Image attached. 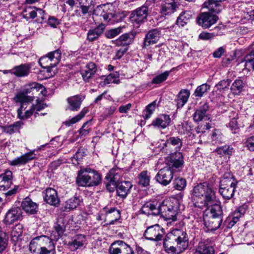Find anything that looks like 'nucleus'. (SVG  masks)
<instances>
[{"label": "nucleus", "mask_w": 254, "mask_h": 254, "mask_svg": "<svg viewBox=\"0 0 254 254\" xmlns=\"http://www.w3.org/2000/svg\"><path fill=\"white\" fill-rule=\"evenodd\" d=\"M193 201L200 202L205 205H208L216 201L215 192L212 187L207 182L195 185L191 190Z\"/></svg>", "instance_id": "1"}, {"label": "nucleus", "mask_w": 254, "mask_h": 254, "mask_svg": "<svg viewBox=\"0 0 254 254\" xmlns=\"http://www.w3.org/2000/svg\"><path fill=\"white\" fill-rule=\"evenodd\" d=\"M180 203L175 198L166 199L159 204V215L169 223L177 220V217L180 212Z\"/></svg>", "instance_id": "2"}, {"label": "nucleus", "mask_w": 254, "mask_h": 254, "mask_svg": "<svg viewBox=\"0 0 254 254\" xmlns=\"http://www.w3.org/2000/svg\"><path fill=\"white\" fill-rule=\"evenodd\" d=\"M101 181V177L97 171L85 168L78 171L76 182L79 186L90 187L98 186Z\"/></svg>", "instance_id": "3"}, {"label": "nucleus", "mask_w": 254, "mask_h": 254, "mask_svg": "<svg viewBox=\"0 0 254 254\" xmlns=\"http://www.w3.org/2000/svg\"><path fill=\"white\" fill-rule=\"evenodd\" d=\"M38 84L36 82L30 83L25 85L21 91L18 92L14 97L16 103H19L20 107L18 110L25 111L27 107V105L32 102L34 100V97L28 96L27 94L31 92L32 89L37 88Z\"/></svg>", "instance_id": "4"}, {"label": "nucleus", "mask_w": 254, "mask_h": 254, "mask_svg": "<svg viewBox=\"0 0 254 254\" xmlns=\"http://www.w3.org/2000/svg\"><path fill=\"white\" fill-rule=\"evenodd\" d=\"M64 231V228L59 224H56L52 231L50 237L44 235L37 237L34 238L30 243V248L31 249L37 241L40 243L43 242L46 244H49L52 248L53 247V241H57L61 237Z\"/></svg>", "instance_id": "5"}, {"label": "nucleus", "mask_w": 254, "mask_h": 254, "mask_svg": "<svg viewBox=\"0 0 254 254\" xmlns=\"http://www.w3.org/2000/svg\"><path fill=\"white\" fill-rule=\"evenodd\" d=\"M237 185L233 177H224L220 181L219 191L224 199H230L234 195Z\"/></svg>", "instance_id": "6"}, {"label": "nucleus", "mask_w": 254, "mask_h": 254, "mask_svg": "<svg viewBox=\"0 0 254 254\" xmlns=\"http://www.w3.org/2000/svg\"><path fill=\"white\" fill-rule=\"evenodd\" d=\"M61 58V51L60 50H57L39 59V64L43 68L52 70V68L59 64Z\"/></svg>", "instance_id": "7"}, {"label": "nucleus", "mask_w": 254, "mask_h": 254, "mask_svg": "<svg viewBox=\"0 0 254 254\" xmlns=\"http://www.w3.org/2000/svg\"><path fill=\"white\" fill-rule=\"evenodd\" d=\"M79 4V9L75 11L78 16H91L94 10L95 0H76Z\"/></svg>", "instance_id": "8"}, {"label": "nucleus", "mask_w": 254, "mask_h": 254, "mask_svg": "<svg viewBox=\"0 0 254 254\" xmlns=\"http://www.w3.org/2000/svg\"><path fill=\"white\" fill-rule=\"evenodd\" d=\"M184 163V157L180 152L171 153L166 158V167L173 171L183 168Z\"/></svg>", "instance_id": "9"}, {"label": "nucleus", "mask_w": 254, "mask_h": 254, "mask_svg": "<svg viewBox=\"0 0 254 254\" xmlns=\"http://www.w3.org/2000/svg\"><path fill=\"white\" fill-rule=\"evenodd\" d=\"M164 229L158 224L149 226L144 231L143 236L147 240L159 241L162 239L164 235Z\"/></svg>", "instance_id": "10"}, {"label": "nucleus", "mask_w": 254, "mask_h": 254, "mask_svg": "<svg viewBox=\"0 0 254 254\" xmlns=\"http://www.w3.org/2000/svg\"><path fill=\"white\" fill-rule=\"evenodd\" d=\"M109 254H134V251L129 245L123 241H116L111 244Z\"/></svg>", "instance_id": "11"}, {"label": "nucleus", "mask_w": 254, "mask_h": 254, "mask_svg": "<svg viewBox=\"0 0 254 254\" xmlns=\"http://www.w3.org/2000/svg\"><path fill=\"white\" fill-rule=\"evenodd\" d=\"M172 240L176 243L180 250H185L189 246V238L186 232L175 229L172 232Z\"/></svg>", "instance_id": "12"}, {"label": "nucleus", "mask_w": 254, "mask_h": 254, "mask_svg": "<svg viewBox=\"0 0 254 254\" xmlns=\"http://www.w3.org/2000/svg\"><path fill=\"white\" fill-rule=\"evenodd\" d=\"M182 145L183 142L181 139L178 136H171L162 143L160 150L166 153L174 150L178 152Z\"/></svg>", "instance_id": "13"}, {"label": "nucleus", "mask_w": 254, "mask_h": 254, "mask_svg": "<svg viewBox=\"0 0 254 254\" xmlns=\"http://www.w3.org/2000/svg\"><path fill=\"white\" fill-rule=\"evenodd\" d=\"M217 13L210 11L201 13L198 18V24L204 28H208L215 24L218 19Z\"/></svg>", "instance_id": "14"}, {"label": "nucleus", "mask_w": 254, "mask_h": 254, "mask_svg": "<svg viewBox=\"0 0 254 254\" xmlns=\"http://www.w3.org/2000/svg\"><path fill=\"white\" fill-rule=\"evenodd\" d=\"M173 178V171L166 166L160 169L155 176L156 181L162 186L169 185Z\"/></svg>", "instance_id": "15"}, {"label": "nucleus", "mask_w": 254, "mask_h": 254, "mask_svg": "<svg viewBox=\"0 0 254 254\" xmlns=\"http://www.w3.org/2000/svg\"><path fill=\"white\" fill-rule=\"evenodd\" d=\"M180 4V0H165L161 4L160 11L163 15H171Z\"/></svg>", "instance_id": "16"}, {"label": "nucleus", "mask_w": 254, "mask_h": 254, "mask_svg": "<svg viewBox=\"0 0 254 254\" xmlns=\"http://www.w3.org/2000/svg\"><path fill=\"white\" fill-rule=\"evenodd\" d=\"M96 11L97 15L103 18L104 21L113 23L112 19L115 16L113 7L109 4H104L97 7Z\"/></svg>", "instance_id": "17"}, {"label": "nucleus", "mask_w": 254, "mask_h": 254, "mask_svg": "<svg viewBox=\"0 0 254 254\" xmlns=\"http://www.w3.org/2000/svg\"><path fill=\"white\" fill-rule=\"evenodd\" d=\"M148 8L143 5L133 11L130 15V19L132 23L140 24L143 22L148 15Z\"/></svg>", "instance_id": "18"}, {"label": "nucleus", "mask_w": 254, "mask_h": 254, "mask_svg": "<svg viewBox=\"0 0 254 254\" xmlns=\"http://www.w3.org/2000/svg\"><path fill=\"white\" fill-rule=\"evenodd\" d=\"M161 35V32L158 29H153L148 32L146 34L142 45L143 48H146L151 45L156 43Z\"/></svg>", "instance_id": "19"}, {"label": "nucleus", "mask_w": 254, "mask_h": 254, "mask_svg": "<svg viewBox=\"0 0 254 254\" xmlns=\"http://www.w3.org/2000/svg\"><path fill=\"white\" fill-rule=\"evenodd\" d=\"M22 212L18 207L10 208L6 213L3 222L6 225H10L18 220L21 217Z\"/></svg>", "instance_id": "20"}, {"label": "nucleus", "mask_w": 254, "mask_h": 254, "mask_svg": "<svg viewBox=\"0 0 254 254\" xmlns=\"http://www.w3.org/2000/svg\"><path fill=\"white\" fill-rule=\"evenodd\" d=\"M204 225L206 231H212L217 230L220 226L222 219L221 217H213L208 216L203 217Z\"/></svg>", "instance_id": "21"}, {"label": "nucleus", "mask_w": 254, "mask_h": 254, "mask_svg": "<svg viewBox=\"0 0 254 254\" xmlns=\"http://www.w3.org/2000/svg\"><path fill=\"white\" fill-rule=\"evenodd\" d=\"M45 107L46 105L44 104L32 105L30 109L26 111H21V112H20V110H17L18 117L19 119L22 120L28 118L36 111L34 116L36 117L37 115H39L38 112L45 108Z\"/></svg>", "instance_id": "22"}, {"label": "nucleus", "mask_w": 254, "mask_h": 254, "mask_svg": "<svg viewBox=\"0 0 254 254\" xmlns=\"http://www.w3.org/2000/svg\"><path fill=\"white\" fill-rule=\"evenodd\" d=\"M140 211L142 213L147 215H158L159 204L156 201H147L142 205Z\"/></svg>", "instance_id": "23"}, {"label": "nucleus", "mask_w": 254, "mask_h": 254, "mask_svg": "<svg viewBox=\"0 0 254 254\" xmlns=\"http://www.w3.org/2000/svg\"><path fill=\"white\" fill-rule=\"evenodd\" d=\"M34 152L35 150H31L29 152L25 153L24 154L10 161L9 164L12 166L25 164L29 161H31L36 158V154Z\"/></svg>", "instance_id": "24"}, {"label": "nucleus", "mask_w": 254, "mask_h": 254, "mask_svg": "<svg viewBox=\"0 0 254 254\" xmlns=\"http://www.w3.org/2000/svg\"><path fill=\"white\" fill-rule=\"evenodd\" d=\"M86 241V236L84 235L77 234L71 238L67 246L71 251H75L83 247Z\"/></svg>", "instance_id": "25"}, {"label": "nucleus", "mask_w": 254, "mask_h": 254, "mask_svg": "<svg viewBox=\"0 0 254 254\" xmlns=\"http://www.w3.org/2000/svg\"><path fill=\"white\" fill-rule=\"evenodd\" d=\"M44 193V199L47 203L56 206L59 203V198L57 191L53 188L47 189Z\"/></svg>", "instance_id": "26"}, {"label": "nucleus", "mask_w": 254, "mask_h": 254, "mask_svg": "<svg viewBox=\"0 0 254 254\" xmlns=\"http://www.w3.org/2000/svg\"><path fill=\"white\" fill-rule=\"evenodd\" d=\"M31 68V64H24L15 66L10 69V72L17 77H25L29 75Z\"/></svg>", "instance_id": "27"}, {"label": "nucleus", "mask_w": 254, "mask_h": 254, "mask_svg": "<svg viewBox=\"0 0 254 254\" xmlns=\"http://www.w3.org/2000/svg\"><path fill=\"white\" fill-rule=\"evenodd\" d=\"M244 213V208L240 207L237 211L229 215L225 221L227 228L230 229L233 227Z\"/></svg>", "instance_id": "28"}, {"label": "nucleus", "mask_w": 254, "mask_h": 254, "mask_svg": "<svg viewBox=\"0 0 254 254\" xmlns=\"http://www.w3.org/2000/svg\"><path fill=\"white\" fill-rule=\"evenodd\" d=\"M104 211L105 212V221L107 222V225L114 224V222L120 217V211L114 207L110 209L105 208Z\"/></svg>", "instance_id": "29"}, {"label": "nucleus", "mask_w": 254, "mask_h": 254, "mask_svg": "<svg viewBox=\"0 0 254 254\" xmlns=\"http://www.w3.org/2000/svg\"><path fill=\"white\" fill-rule=\"evenodd\" d=\"M97 71L96 66L95 63L90 62L80 71V73L83 80L88 81L93 77Z\"/></svg>", "instance_id": "30"}, {"label": "nucleus", "mask_w": 254, "mask_h": 254, "mask_svg": "<svg viewBox=\"0 0 254 254\" xmlns=\"http://www.w3.org/2000/svg\"><path fill=\"white\" fill-rule=\"evenodd\" d=\"M135 36V34L134 32L124 34L116 40V45L118 46L127 48V46L133 41Z\"/></svg>", "instance_id": "31"}, {"label": "nucleus", "mask_w": 254, "mask_h": 254, "mask_svg": "<svg viewBox=\"0 0 254 254\" xmlns=\"http://www.w3.org/2000/svg\"><path fill=\"white\" fill-rule=\"evenodd\" d=\"M213 246L208 244V241H200L196 247L193 254H214Z\"/></svg>", "instance_id": "32"}, {"label": "nucleus", "mask_w": 254, "mask_h": 254, "mask_svg": "<svg viewBox=\"0 0 254 254\" xmlns=\"http://www.w3.org/2000/svg\"><path fill=\"white\" fill-rule=\"evenodd\" d=\"M23 210L27 213L36 214L38 211V205L28 197L25 198L21 203Z\"/></svg>", "instance_id": "33"}, {"label": "nucleus", "mask_w": 254, "mask_h": 254, "mask_svg": "<svg viewBox=\"0 0 254 254\" xmlns=\"http://www.w3.org/2000/svg\"><path fill=\"white\" fill-rule=\"evenodd\" d=\"M12 173L7 170L0 175V190H5L10 188L12 184Z\"/></svg>", "instance_id": "34"}, {"label": "nucleus", "mask_w": 254, "mask_h": 254, "mask_svg": "<svg viewBox=\"0 0 254 254\" xmlns=\"http://www.w3.org/2000/svg\"><path fill=\"white\" fill-rule=\"evenodd\" d=\"M132 187L129 181H124L120 183L117 186V195L122 198H125L130 191Z\"/></svg>", "instance_id": "35"}, {"label": "nucleus", "mask_w": 254, "mask_h": 254, "mask_svg": "<svg viewBox=\"0 0 254 254\" xmlns=\"http://www.w3.org/2000/svg\"><path fill=\"white\" fill-rule=\"evenodd\" d=\"M171 122V118L169 115L162 114L155 119L152 125L159 128L164 129L168 127Z\"/></svg>", "instance_id": "36"}, {"label": "nucleus", "mask_w": 254, "mask_h": 254, "mask_svg": "<svg viewBox=\"0 0 254 254\" xmlns=\"http://www.w3.org/2000/svg\"><path fill=\"white\" fill-rule=\"evenodd\" d=\"M105 28V25L101 24L94 28L90 29L87 33V40L90 42L97 40L102 34Z\"/></svg>", "instance_id": "37"}, {"label": "nucleus", "mask_w": 254, "mask_h": 254, "mask_svg": "<svg viewBox=\"0 0 254 254\" xmlns=\"http://www.w3.org/2000/svg\"><path fill=\"white\" fill-rule=\"evenodd\" d=\"M209 109L208 104L204 103L193 114V118L195 122L202 121L203 119H207L206 112Z\"/></svg>", "instance_id": "38"}, {"label": "nucleus", "mask_w": 254, "mask_h": 254, "mask_svg": "<svg viewBox=\"0 0 254 254\" xmlns=\"http://www.w3.org/2000/svg\"><path fill=\"white\" fill-rule=\"evenodd\" d=\"M190 96V92L188 90L182 89L175 100L178 108H182L188 102Z\"/></svg>", "instance_id": "39"}, {"label": "nucleus", "mask_w": 254, "mask_h": 254, "mask_svg": "<svg viewBox=\"0 0 254 254\" xmlns=\"http://www.w3.org/2000/svg\"><path fill=\"white\" fill-rule=\"evenodd\" d=\"M224 0H207L203 4L204 7L215 13H219L221 10L220 2Z\"/></svg>", "instance_id": "40"}, {"label": "nucleus", "mask_w": 254, "mask_h": 254, "mask_svg": "<svg viewBox=\"0 0 254 254\" xmlns=\"http://www.w3.org/2000/svg\"><path fill=\"white\" fill-rule=\"evenodd\" d=\"M67 101L68 108L71 111H77L80 108L82 99L80 96L75 95L67 98Z\"/></svg>", "instance_id": "41"}, {"label": "nucleus", "mask_w": 254, "mask_h": 254, "mask_svg": "<svg viewBox=\"0 0 254 254\" xmlns=\"http://www.w3.org/2000/svg\"><path fill=\"white\" fill-rule=\"evenodd\" d=\"M193 12L191 11H185L182 12L178 17L176 24L179 27H184L191 18Z\"/></svg>", "instance_id": "42"}, {"label": "nucleus", "mask_w": 254, "mask_h": 254, "mask_svg": "<svg viewBox=\"0 0 254 254\" xmlns=\"http://www.w3.org/2000/svg\"><path fill=\"white\" fill-rule=\"evenodd\" d=\"M22 125L23 123L21 121L15 122L12 124L3 127V131L6 133L11 134L18 131Z\"/></svg>", "instance_id": "43"}, {"label": "nucleus", "mask_w": 254, "mask_h": 254, "mask_svg": "<svg viewBox=\"0 0 254 254\" xmlns=\"http://www.w3.org/2000/svg\"><path fill=\"white\" fill-rule=\"evenodd\" d=\"M217 199L216 201L212 204H209L208 205H211L210 209V216L213 217H221L222 214V210L220 205L217 204Z\"/></svg>", "instance_id": "44"}, {"label": "nucleus", "mask_w": 254, "mask_h": 254, "mask_svg": "<svg viewBox=\"0 0 254 254\" xmlns=\"http://www.w3.org/2000/svg\"><path fill=\"white\" fill-rule=\"evenodd\" d=\"M178 132L180 134H187L190 135L191 134V126L190 123L188 122H184L177 127Z\"/></svg>", "instance_id": "45"}, {"label": "nucleus", "mask_w": 254, "mask_h": 254, "mask_svg": "<svg viewBox=\"0 0 254 254\" xmlns=\"http://www.w3.org/2000/svg\"><path fill=\"white\" fill-rule=\"evenodd\" d=\"M244 83L241 79H236L231 86V90L234 95H239L243 91Z\"/></svg>", "instance_id": "46"}, {"label": "nucleus", "mask_w": 254, "mask_h": 254, "mask_svg": "<svg viewBox=\"0 0 254 254\" xmlns=\"http://www.w3.org/2000/svg\"><path fill=\"white\" fill-rule=\"evenodd\" d=\"M88 112V109L86 108H84L82 110L80 113L77 116L73 117L71 119L66 121L64 124L65 126L69 127L72 125L77 123L80 120H81L86 114Z\"/></svg>", "instance_id": "47"}, {"label": "nucleus", "mask_w": 254, "mask_h": 254, "mask_svg": "<svg viewBox=\"0 0 254 254\" xmlns=\"http://www.w3.org/2000/svg\"><path fill=\"white\" fill-rule=\"evenodd\" d=\"M232 114V115L230 116L232 118L227 127L230 128L233 133H236L239 129L238 123L237 121L238 119H239V117L236 112H233Z\"/></svg>", "instance_id": "48"}, {"label": "nucleus", "mask_w": 254, "mask_h": 254, "mask_svg": "<svg viewBox=\"0 0 254 254\" xmlns=\"http://www.w3.org/2000/svg\"><path fill=\"white\" fill-rule=\"evenodd\" d=\"M150 176L147 171L141 172L138 176V183L142 187H147L149 185Z\"/></svg>", "instance_id": "49"}, {"label": "nucleus", "mask_w": 254, "mask_h": 254, "mask_svg": "<svg viewBox=\"0 0 254 254\" xmlns=\"http://www.w3.org/2000/svg\"><path fill=\"white\" fill-rule=\"evenodd\" d=\"M80 199L78 197H74L67 200L65 203V210H71L76 208L80 205Z\"/></svg>", "instance_id": "50"}, {"label": "nucleus", "mask_w": 254, "mask_h": 254, "mask_svg": "<svg viewBox=\"0 0 254 254\" xmlns=\"http://www.w3.org/2000/svg\"><path fill=\"white\" fill-rule=\"evenodd\" d=\"M111 83L118 84L120 83L119 74L117 72H113L106 76L104 80L105 85Z\"/></svg>", "instance_id": "51"}, {"label": "nucleus", "mask_w": 254, "mask_h": 254, "mask_svg": "<svg viewBox=\"0 0 254 254\" xmlns=\"http://www.w3.org/2000/svg\"><path fill=\"white\" fill-rule=\"evenodd\" d=\"M210 85L207 83L198 86L194 93L195 97H201L210 89Z\"/></svg>", "instance_id": "52"}, {"label": "nucleus", "mask_w": 254, "mask_h": 254, "mask_svg": "<svg viewBox=\"0 0 254 254\" xmlns=\"http://www.w3.org/2000/svg\"><path fill=\"white\" fill-rule=\"evenodd\" d=\"M172 70V69L170 71H165L163 73L155 76L152 80V83L160 84L165 81L167 79Z\"/></svg>", "instance_id": "53"}, {"label": "nucleus", "mask_w": 254, "mask_h": 254, "mask_svg": "<svg viewBox=\"0 0 254 254\" xmlns=\"http://www.w3.org/2000/svg\"><path fill=\"white\" fill-rule=\"evenodd\" d=\"M108 175L110 178V180L108 183H106V189L109 192H113L115 188L117 189V186L115 180V178L113 171H110Z\"/></svg>", "instance_id": "54"}, {"label": "nucleus", "mask_w": 254, "mask_h": 254, "mask_svg": "<svg viewBox=\"0 0 254 254\" xmlns=\"http://www.w3.org/2000/svg\"><path fill=\"white\" fill-rule=\"evenodd\" d=\"M23 233V226L19 224L13 227L11 232V235L14 240H17L21 237Z\"/></svg>", "instance_id": "55"}, {"label": "nucleus", "mask_w": 254, "mask_h": 254, "mask_svg": "<svg viewBox=\"0 0 254 254\" xmlns=\"http://www.w3.org/2000/svg\"><path fill=\"white\" fill-rule=\"evenodd\" d=\"M156 105V101H154L146 106L145 110L143 111V115L145 119H148L151 117L155 110Z\"/></svg>", "instance_id": "56"}, {"label": "nucleus", "mask_w": 254, "mask_h": 254, "mask_svg": "<svg viewBox=\"0 0 254 254\" xmlns=\"http://www.w3.org/2000/svg\"><path fill=\"white\" fill-rule=\"evenodd\" d=\"M216 151L218 154L221 155H231L234 152V149L229 145H225L217 148Z\"/></svg>", "instance_id": "57"}, {"label": "nucleus", "mask_w": 254, "mask_h": 254, "mask_svg": "<svg viewBox=\"0 0 254 254\" xmlns=\"http://www.w3.org/2000/svg\"><path fill=\"white\" fill-rule=\"evenodd\" d=\"M54 72H52V70H47L44 69L41 70L38 73V78L41 80L47 79L53 76Z\"/></svg>", "instance_id": "58"}, {"label": "nucleus", "mask_w": 254, "mask_h": 254, "mask_svg": "<svg viewBox=\"0 0 254 254\" xmlns=\"http://www.w3.org/2000/svg\"><path fill=\"white\" fill-rule=\"evenodd\" d=\"M212 142L213 144L221 143L223 140V135L218 129H215L211 135Z\"/></svg>", "instance_id": "59"}, {"label": "nucleus", "mask_w": 254, "mask_h": 254, "mask_svg": "<svg viewBox=\"0 0 254 254\" xmlns=\"http://www.w3.org/2000/svg\"><path fill=\"white\" fill-rule=\"evenodd\" d=\"M8 237L3 232H0V253L3 251L7 245Z\"/></svg>", "instance_id": "60"}, {"label": "nucleus", "mask_w": 254, "mask_h": 254, "mask_svg": "<svg viewBox=\"0 0 254 254\" xmlns=\"http://www.w3.org/2000/svg\"><path fill=\"white\" fill-rule=\"evenodd\" d=\"M174 186L176 190H182L186 186V181L182 178H176L174 181Z\"/></svg>", "instance_id": "61"}, {"label": "nucleus", "mask_w": 254, "mask_h": 254, "mask_svg": "<svg viewBox=\"0 0 254 254\" xmlns=\"http://www.w3.org/2000/svg\"><path fill=\"white\" fill-rule=\"evenodd\" d=\"M122 29V27H119L108 30L105 33V36L109 39L114 38L121 33Z\"/></svg>", "instance_id": "62"}, {"label": "nucleus", "mask_w": 254, "mask_h": 254, "mask_svg": "<svg viewBox=\"0 0 254 254\" xmlns=\"http://www.w3.org/2000/svg\"><path fill=\"white\" fill-rule=\"evenodd\" d=\"M230 82L231 81L229 79L221 80L215 85V87L217 90H219L220 91L228 90L230 84Z\"/></svg>", "instance_id": "63"}, {"label": "nucleus", "mask_w": 254, "mask_h": 254, "mask_svg": "<svg viewBox=\"0 0 254 254\" xmlns=\"http://www.w3.org/2000/svg\"><path fill=\"white\" fill-rule=\"evenodd\" d=\"M242 62H245V68L248 70L254 69V58H252V57L245 56Z\"/></svg>", "instance_id": "64"}]
</instances>
